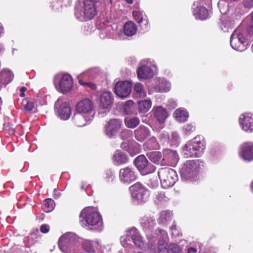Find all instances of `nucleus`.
<instances>
[{"instance_id": "nucleus-57", "label": "nucleus", "mask_w": 253, "mask_h": 253, "mask_svg": "<svg viewBox=\"0 0 253 253\" xmlns=\"http://www.w3.org/2000/svg\"><path fill=\"white\" fill-rule=\"evenodd\" d=\"M132 15L134 17L135 19L137 21L141 19V18H144L142 16L141 13L140 12L137 11H134L132 12Z\"/></svg>"}, {"instance_id": "nucleus-43", "label": "nucleus", "mask_w": 253, "mask_h": 253, "mask_svg": "<svg viewBox=\"0 0 253 253\" xmlns=\"http://www.w3.org/2000/svg\"><path fill=\"white\" fill-rule=\"evenodd\" d=\"M138 23L140 24V26L144 31L148 30L149 26L148 24V21L146 17L145 18H141L138 21Z\"/></svg>"}, {"instance_id": "nucleus-49", "label": "nucleus", "mask_w": 253, "mask_h": 253, "mask_svg": "<svg viewBox=\"0 0 253 253\" xmlns=\"http://www.w3.org/2000/svg\"><path fill=\"white\" fill-rule=\"evenodd\" d=\"M221 25H220V28L224 32H227L230 27V25L226 21L224 20L223 18L220 19Z\"/></svg>"}, {"instance_id": "nucleus-44", "label": "nucleus", "mask_w": 253, "mask_h": 253, "mask_svg": "<svg viewBox=\"0 0 253 253\" xmlns=\"http://www.w3.org/2000/svg\"><path fill=\"white\" fill-rule=\"evenodd\" d=\"M130 236L127 235V231L126 232V234L125 235L122 236L120 238V242L122 245L126 248L127 247V245L131 244V240L130 239Z\"/></svg>"}, {"instance_id": "nucleus-15", "label": "nucleus", "mask_w": 253, "mask_h": 253, "mask_svg": "<svg viewBox=\"0 0 253 253\" xmlns=\"http://www.w3.org/2000/svg\"><path fill=\"white\" fill-rule=\"evenodd\" d=\"M93 104L88 99H84L79 102L76 105V111L85 115L93 116Z\"/></svg>"}, {"instance_id": "nucleus-12", "label": "nucleus", "mask_w": 253, "mask_h": 253, "mask_svg": "<svg viewBox=\"0 0 253 253\" xmlns=\"http://www.w3.org/2000/svg\"><path fill=\"white\" fill-rule=\"evenodd\" d=\"M132 85V83L127 81L118 82L115 86V93L120 98H126L131 91Z\"/></svg>"}, {"instance_id": "nucleus-9", "label": "nucleus", "mask_w": 253, "mask_h": 253, "mask_svg": "<svg viewBox=\"0 0 253 253\" xmlns=\"http://www.w3.org/2000/svg\"><path fill=\"white\" fill-rule=\"evenodd\" d=\"M132 196L140 203H144L148 200L149 193L139 182H137L129 187Z\"/></svg>"}, {"instance_id": "nucleus-14", "label": "nucleus", "mask_w": 253, "mask_h": 253, "mask_svg": "<svg viewBox=\"0 0 253 253\" xmlns=\"http://www.w3.org/2000/svg\"><path fill=\"white\" fill-rule=\"evenodd\" d=\"M54 107L61 119L67 120L69 118L71 114V107L66 102H63L61 98H59L55 102Z\"/></svg>"}, {"instance_id": "nucleus-53", "label": "nucleus", "mask_w": 253, "mask_h": 253, "mask_svg": "<svg viewBox=\"0 0 253 253\" xmlns=\"http://www.w3.org/2000/svg\"><path fill=\"white\" fill-rule=\"evenodd\" d=\"M167 105L169 108L174 109L177 106V103L174 99H170L168 102Z\"/></svg>"}, {"instance_id": "nucleus-20", "label": "nucleus", "mask_w": 253, "mask_h": 253, "mask_svg": "<svg viewBox=\"0 0 253 253\" xmlns=\"http://www.w3.org/2000/svg\"><path fill=\"white\" fill-rule=\"evenodd\" d=\"M163 160L164 162L167 161L168 164L172 166H175L179 160V156L176 151L174 150L165 149L163 150Z\"/></svg>"}, {"instance_id": "nucleus-61", "label": "nucleus", "mask_w": 253, "mask_h": 253, "mask_svg": "<svg viewBox=\"0 0 253 253\" xmlns=\"http://www.w3.org/2000/svg\"><path fill=\"white\" fill-rule=\"evenodd\" d=\"M158 231H159V232L161 233V234L164 236V237H167V232L164 231V230H162V229H158Z\"/></svg>"}, {"instance_id": "nucleus-41", "label": "nucleus", "mask_w": 253, "mask_h": 253, "mask_svg": "<svg viewBox=\"0 0 253 253\" xmlns=\"http://www.w3.org/2000/svg\"><path fill=\"white\" fill-rule=\"evenodd\" d=\"M22 106L24 109L28 111H31L34 108V104L33 101L30 99H24L22 101Z\"/></svg>"}, {"instance_id": "nucleus-37", "label": "nucleus", "mask_w": 253, "mask_h": 253, "mask_svg": "<svg viewBox=\"0 0 253 253\" xmlns=\"http://www.w3.org/2000/svg\"><path fill=\"white\" fill-rule=\"evenodd\" d=\"M113 157L114 160L117 165H121L127 162L126 156L119 151L115 152Z\"/></svg>"}, {"instance_id": "nucleus-25", "label": "nucleus", "mask_w": 253, "mask_h": 253, "mask_svg": "<svg viewBox=\"0 0 253 253\" xmlns=\"http://www.w3.org/2000/svg\"><path fill=\"white\" fill-rule=\"evenodd\" d=\"M241 155L245 160L250 161L253 160V143L247 142L243 144Z\"/></svg>"}, {"instance_id": "nucleus-5", "label": "nucleus", "mask_w": 253, "mask_h": 253, "mask_svg": "<svg viewBox=\"0 0 253 253\" xmlns=\"http://www.w3.org/2000/svg\"><path fill=\"white\" fill-rule=\"evenodd\" d=\"M199 163V160L186 161L180 170L181 178L185 180L194 178L197 175Z\"/></svg>"}, {"instance_id": "nucleus-24", "label": "nucleus", "mask_w": 253, "mask_h": 253, "mask_svg": "<svg viewBox=\"0 0 253 253\" xmlns=\"http://www.w3.org/2000/svg\"><path fill=\"white\" fill-rule=\"evenodd\" d=\"M93 119V116L85 115L84 114L77 112L73 117L74 123L79 127L84 126Z\"/></svg>"}, {"instance_id": "nucleus-18", "label": "nucleus", "mask_w": 253, "mask_h": 253, "mask_svg": "<svg viewBox=\"0 0 253 253\" xmlns=\"http://www.w3.org/2000/svg\"><path fill=\"white\" fill-rule=\"evenodd\" d=\"M250 113L242 114L239 118V123L242 128L245 131L251 132L253 131V118Z\"/></svg>"}, {"instance_id": "nucleus-32", "label": "nucleus", "mask_w": 253, "mask_h": 253, "mask_svg": "<svg viewBox=\"0 0 253 253\" xmlns=\"http://www.w3.org/2000/svg\"><path fill=\"white\" fill-rule=\"evenodd\" d=\"M137 27L135 24L129 21L126 22L124 26V32L125 35L130 37L136 33Z\"/></svg>"}, {"instance_id": "nucleus-59", "label": "nucleus", "mask_w": 253, "mask_h": 253, "mask_svg": "<svg viewBox=\"0 0 253 253\" xmlns=\"http://www.w3.org/2000/svg\"><path fill=\"white\" fill-rule=\"evenodd\" d=\"M60 193L58 192L56 188L54 189L53 197L54 199H58L60 196Z\"/></svg>"}, {"instance_id": "nucleus-60", "label": "nucleus", "mask_w": 253, "mask_h": 253, "mask_svg": "<svg viewBox=\"0 0 253 253\" xmlns=\"http://www.w3.org/2000/svg\"><path fill=\"white\" fill-rule=\"evenodd\" d=\"M197 251L196 248L191 247L188 249L187 253H196Z\"/></svg>"}, {"instance_id": "nucleus-21", "label": "nucleus", "mask_w": 253, "mask_h": 253, "mask_svg": "<svg viewBox=\"0 0 253 253\" xmlns=\"http://www.w3.org/2000/svg\"><path fill=\"white\" fill-rule=\"evenodd\" d=\"M113 102L112 94L110 92L105 91L101 93L99 97V106L103 109H110Z\"/></svg>"}, {"instance_id": "nucleus-55", "label": "nucleus", "mask_w": 253, "mask_h": 253, "mask_svg": "<svg viewBox=\"0 0 253 253\" xmlns=\"http://www.w3.org/2000/svg\"><path fill=\"white\" fill-rule=\"evenodd\" d=\"M243 5L246 8H251L253 6V0H245Z\"/></svg>"}, {"instance_id": "nucleus-19", "label": "nucleus", "mask_w": 253, "mask_h": 253, "mask_svg": "<svg viewBox=\"0 0 253 253\" xmlns=\"http://www.w3.org/2000/svg\"><path fill=\"white\" fill-rule=\"evenodd\" d=\"M192 8L196 18L205 20L209 16V12L208 9L205 7L201 6L198 1L194 2Z\"/></svg>"}, {"instance_id": "nucleus-29", "label": "nucleus", "mask_w": 253, "mask_h": 253, "mask_svg": "<svg viewBox=\"0 0 253 253\" xmlns=\"http://www.w3.org/2000/svg\"><path fill=\"white\" fill-rule=\"evenodd\" d=\"M13 77L14 75L10 70L4 69L0 72V83L6 85L13 80Z\"/></svg>"}, {"instance_id": "nucleus-26", "label": "nucleus", "mask_w": 253, "mask_h": 253, "mask_svg": "<svg viewBox=\"0 0 253 253\" xmlns=\"http://www.w3.org/2000/svg\"><path fill=\"white\" fill-rule=\"evenodd\" d=\"M134 137L140 142H142L150 135L149 129L144 126H140L134 131Z\"/></svg>"}, {"instance_id": "nucleus-45", "label": "nucleus", "mask_w": 253, "mask_h": 253, "mask_svg": "<svg viewBox=\"0 0 253 253\" xmlns=\"http://www.w3.org/2000/svg\"><path fill=\"white\" fill-rule=\"evenodd\" d=\"M44 205L47 208L46 211H50L54 209V201L51 199H46L44 200Z\"/></svg>"}, {"instance_id": "nucleus-35", "label": "nucleus", "mask_w": 253, "mask_h": 253, "mask_svg": "<svg viewBox=\"0 0 253 253\" xmlns=\"http://www.w3.org/2000/svg\"><path fill=\"white\" fill-rule=\"evenodd\" d=\"M172 213L170 211H161L158 220L159 224H165L171 219Z\"/></svg>"}, {"instance_id": "nucleus-39", "label": "nucleus", "mask_w": 253, "mask_h": 253, "mask_svg": "<svg viewBox=\"0 0 253 253\" xmlns=\"http://www.w3.org/2000/svg\"><path fill=\"white\" fill-rule=\"evenodd\" d=\"M169 197L166 195L164 192H159L155 196V202L159 205L165 203L169 200Z\"/></svg>"}, {"instance_id": "nucleus-56", "label": "nucleus", "mask_w": 253, "mask_h": 253, "mask_svg": "<svg viewBox=\"0 0 253 253\" xmlns=\"http://www.w3.org/2000/svg\"><path fill=\"white\" fill-rule=\"evenodd\" d=\"M49 226L47 224H42L40 227L41 231L43 233H46L49 231Z\"/></svg>"}, {"instance_id": "nucleus-23", "label": "nucleus", "mask_w": 253, "mask_h": 253, "mask_svg": "<svg viewBox=\"0 0 253 253\" xmlns=\"http://www.w3.org/2000/svg\"><path fill=\"white\" fill-rule=\"evenodd\" d=\"M152 113L154 118L160 124H163L168 116L167 110L161 106L154 107Z\"/></svg>"}, {"instance_id": "nucleus-33", "label": "nucleus", "mask_w": 253, "mask_h": 253, "mask_svg": "<svg viewBox=\"0 0 253 253\" xmlns=\"http://www.w3.org/2000/svg\"><path fill=\"white\" fill-rule=\"evenodd\" d=\"M152 106V102L150 99H146L138 102L139 111L145 113L147 112Z\"/></svg>"}, {"instance_id": "nucleus-52", "label": "nucleus", "mask_w": 253, "mask_h": 253, "mask_svg": "<svg viewBox=\"0 0 253 253\" xmlns=\"http://www.w3.org/2000/svg\"><path fill=\"white\" fill-rule=\"evenodd\" d=\"M170 139L172 140L175 143H177L179 142L180 140V137L178 133L176 132H173L171 133L170 136Z\"/></svg>"}, {"instance_id": "nucleus-48", "label": "nucleus", "mask_w": 253, "mask_h": 253, "mask_svg": "<svg viewBox=\"0 0 253 253\" xmlns=\"http://www.w3.org/2000/svg\"><path fill=\"white\" fill-rule=\"evenodd\" d=\"M171 234L172 236L177 237L181 235V232L177 228L174 222L170 227Z\"/></svg>"}, {"instance_id": "nucleus-36", "label": "nucleus", "mask_w": 253, "mask_h": 253, "mask_svg": "<svg viewBox=\"0 0 253 253\" xmlns=\"http://www.w3.org/2000/svg\"><path fill=\"white\" fill-rule=\"evenodd\" d=\"M149 158L153 163L156 164H164L162 154L160 152H153L149 155Z\"/></svg>"}, {"instance_id": "nucleus-64", "label": "nucleus", "mask_w": 253, "mask_h": 253, "mask_svg": "<svg viewBox=\"0 0 253 253\" xmlns=\"http://www.w3.org/2000/svg\"><path fill=\"white\" fill-rule=\"evenodd\" d=\"M126 1L129 4H131L133 2V0H126Z\"/></svg>"}, {"instance_id": "nucleus-31", "label": "nucleus", "mask_w": 253, "mask_h": 253, "mask_svg": "<svg viewBox=\"0 0 253 253\" xmlns=\"http://www.w3.org/2000/svg\"><path fill=\"white\" fill-rule=\"evenodd\" d=\"M158 84L155 87L154 90L156 92H167L169 90L170 84L163 78L158 79Z\"/></svg>"}, {"instance_id": "nucleus-63", "label": "nucleus", "mask_w": 253, "mask_h": 253, "mask_svg": "<svg viewBox=\"0 0 253 253\" xmlns=\"http://www.w3.org/2000/svg\"><path fill=\"white\" fill-rule=\"evenodd\" d=\"M26 90V88L25 87H22L21 89H20V91L21 92H24V91H25Z\"/></svg>"}, {"instance_id": "nucleus-22", "label": "nucleus", "mask_w": 253, "mask_h": 253, "mask_svg": "<svg viewBox=\"0 0 253 253\" xmlns=\"http://www.w3.org/2000/svg\"><path fill=\"white\" fill-rule=\"evenodd\" d=\"M127 235L130 236V239L133 243L139 248L144 246L143 237L138 230L135 227H132L127 231Z\"/></svg>"}, {"instance_id": "nucleus-47", "label": "nucleus", "mask_w": 253, "mask_h": 253, "mask_svg": "<svg viewBox=\"0 0 253 253\" xmlns=\"http://www.w3.org/2000/svg\"><path fill=\"white\" fill-rule=\"evenodd\" d=\"M148 145H150V148L153 149H157L159 146L156 139L152 137L147 142Z\"/></svg>"}, {"instance_id": "nucleus-42", "label": "nucleus", "mask_w": 253, "mask_h": 253, "mask_svg": "<svg viewBox=\"0 0 253 253\" xmlns=\"http://www.w3.org/2000/svg\"><path fill=\"white\" fill-rule=\"evenodd\" d=\"M133 102L130 100L125 102L124 110L126 114H130L133 112Z\"/></svg>"}, {"instance_id": "nucleus-7", "label": "nucleus", "mask_w": 253, "mask_h": 253, "mask_svg": "<svg viewBox=\"0 0 253 253\" xmlns=\"http://www.w3.org/2000/svg\"><path fill=\"white\" fill-rule=\"evenodd\" d=\"M80 218L84 219L86 224L90 226H94L102 222V218L97 210L91 207L84 208L80 213Z\"/></svg>"}, {"instance_id": "nucleus-11", "label": "nucleus", "mask_w": 253, "mask_h": 253, "mask_svg": "<svg viewBox=\"0 0 253 253\" xmlns=\"http://www.w3.org/2000/svg\"><path fill=\"white\" fill-rule=\"evenodd\" d=\"M134 164L139 170H142V174H147L155 170V167L149 163L146 158L143 155L136 157L134 160Z\"/></svg>"}, {"instance_id": "nucleus-6", "label": "nucleus", "mask_w": 253, "mask_h": 253, "mask_svg": "<svg viewBox=\"0 0 253 253\" xmlns=\"http://www.w3.org/2000/svg\"><path fill=\"white\" fill-rule=\"evenodd\" d=\"M75 13L78 19H82L83 18L85 20L91 19L97 14L95 4L89 0H84V9L82 10L81 6L76 5Z\"/></svg>"}, {"instance_id": "nucleus-27", "label": "nucleus", "mask_w": 253, "mask_h": 253, "mask_svg": "<svg viewBox=\"0 0 253 253\" xmlns=\"http://www.w3.org/2000/svg\"><path fill=\"white\" fill-rule=\"evenodd\" d=\"M140 224L144 230H150L156 224L155 219L151 216L144 215L140 218Z\"/></svg>"}, {"instance_id": "nucleus-10", "label": "nucleus", "mask_w": 253, "mask_h": 253, "mask_svg": "<svg viewBox=\"0 0 253 253\" xmlns=\"http://www.w3.org/2000/svg\"><path fill=\"white\" fill-rule=\"evenodd\" d=\"M122 121L117 119H110L106 122L104 127V133L109 138H115L120 130Z\"/></svg>"}, {"instance_id": "nucleus-54", "label": "nucleus", "mask_w": 253, "mask_h": 253, "mask_svg": "<svg viewBox=\"0 0 253 253\" xmlns=\"http://www.w3.org/2000/svg\"><path fill=\"white\" fill-rule=\"evenodd\" d=\"M248 32L249 34H253V11L251 14V21L249 25Z\"/></svg>"}, {"instance_id": "nucleus-30", "label": "nucleus", "mask_w": 253, "mask_h": 253, "mask_svg": "<svg viewBox=\"0 0 253 253\" xmlns=\"http://www.w3.org/2000/svg\"><path fill=\"white\" fill-rule=\"evenodd\" d=\"M173 115L179 122H184L187 120L189 114L187 111L183 108H178L175 110Z\"/></svg>"}, {"instance_id": "nucleus-40", "label": "nucleus", "mask_w": 253, "mask_h": 253, "mask_svg": "<svg viewBox=\"0 0 253 253\" xmlns=\"http://www.w3.org/2000/svg\"><path fill=\"white\" fill-rule=\"evenodd\" d=\"M140 123L139 119L137 117H133L125 119V124L129 128H133L136 127Z\"/></svg>"}, {"instance_id": "nucleus-16", "label": "nucleus", "mask_w": 253, "mask_h": 253, "mask_svg": "<svg viewBox=\"0 0 253 253\" xmlns=\"http://www.w3.org/2000/svg\"><path fill=\"white\" fill-rule=\"evenodd\" d=\"M98 71V69L94 68L87 70L83 73L79 75L77 77L79 84L82 85L86 86L91 89H95L96 88V85L94 84L91 82H84L83 79L85 78L86 77L90 78H94L96 76L95 74Z\"/></svg>"}, {"instance_id": "nucleus-4", "label": "nucleus", "mask_w": 253, "mask_h": 253, "mask_svg": "<svg viewBox=\"0 0 253 253\" xmlns=\"http://www.w3.org/2000/svg\"><path fill=\"white\" fill-rule=\"evenodd\" d=\"M53 82L56 89L63 93L70 91L73 87V80L68 74L56 75Z\"/></svg>"}, {"instance_id": "nucleus-50", "label": "nucleus", "mask_w": 253, "mask_h": 253, "mask_svg": "<svg viewBox=\"0 0 253 253\" xmlns=\"http://www.w3.org/2000/svg\"><path fill=\"white\" fill-rule=\"evenodd\" d=\"M194 126L190 124L185 125L183 127V130L185 134H189L195 130Z\"/></svg>"}, {"instance_id": "nucleus-17", "label": "nucleus", "mask_w": 253, "mask_h": 253, "mask_svg": "<svg viewBox=\"0 0 253 253\" xmlns=\"http://www.w3.org/2000/svg\"><path fill=\"white\" fill-rule=\"evenodd\" d=\"M147 62L146 64L142 65L138 68L137 70V74L138 78L140 79H147L152 78L154 76V71L150 67L151 63L147 59L143 60L141 62V64L143 62Z\"/></svg>"}, {"instance_id": "nucleus-34", "label": "nucleus", "mask_w": 253, "mask_h": 253, "mask_svg": "<svg viewBox=\"0 0 253 253\" xmlns=\"http://www.w3.org/2000/svg\"><path fill=\"white\" fill-rule=\"evenodd\" d=\"M134 95L139 98H144L146 96V92L144 89L143 85L137 83L134 85Z\"/></svg>"}, {"instance_id": "nucleus-28", "label": "nucleus", "mask_w": 253, "mask_h": 253, "mask_svg": "<svg viewBox=\"0 0 253 253\" xmlns=\"http://www.w3.org/2000/svg\"><path fill=\"white\" fill-rule=\"evenodd\" d=\"M82 242L83 248L87 253H95L96 250H99L98 248L99 244L98 241H91L90 240H80Z\"/></svg>"}, {"instance_id": "nucleus-58", "label": "nucleus", "mask_w": 253, "mask_h": 253, "mask_svg": "<svg viewBox=\"0 0 253 253\" xmlns=\"http://www.w3.org/2000/svg\"><path fill=\"white\" fill-rule=\"evenodd\" d=\"M121 147L122 149L128 151L130 153L129 150V147L128 146V143L126 142H123V143H122Z\"/></svg>"}, {"instance_id": "nucleus-2", "label": "nucleus", "mask_w": 253, "mask_h": 253, "mask_svg": "<svg viewBox=\"0 0 253 253\" xmlns=\"http://www.w3.org/2000/svg\"><path fill=\"white\" fill-rule=\"evenodd\" d=\"M80 238L73 233L63 235L58 240V246L64 253H78Z\"/></svg>"}, {"instance_id": "nucleus-46", "label": "nucleus", "mask_w": 253, "mask_h": 253, "mask_svg": "<svg viewBox=\"0 0 253 253\" xmlns=\"http://www.w3.org/2000/svg\"><path fill=\"white\" fill-rule=\"evenodd\" d=\"M169 253H180L181 252V248L174 243L170 244L169 245Z\"/></svg>"}, {"instance_id": "nucleus-1", "label": "nucleus", "mask_w": 253, "mask_h": 253, "mask_svg": "<svg viewBox=\"0 0 253 253\" xmlns=\"http://www.w3.org/2000/svg\"><path fill=\"white\" fill-rule=\"evenodd\" d=\"M205 148V141L200 136L188 141L183 147L182 154L185 158L199 157Z\"/></svg>"}, {"instance_id": "nucleus-13", "label": "nucleus", "mask_w": 253, "mask_h": 253, "mask_svg": "<svg viewBox=\"0 0 253 253\" xmlns=\"http://www.w3.org/2000/svg\"><path fill=\"white\" fill-rule=\"evenodd\" d=\"M136 179V175L134 169L130 167H126L120 169L119 171V179L121 182L129 184Z\"/></svg>"}, {"instance_id": "nucleus-38", "label": "nucleus", "mask_w": 253, "mask_h": 253, "mask_svg": "<svg viewBox=\"0 0 253 253\" xmlns=\"http://www.w3.org/2000/svg\"><path fill=\"white\" fill-rule=\"evenodd\" d=\"M158 249L159 253H169V245L164 239L159 240Z\"/></svg>"}, {"instance_id": "nucleus-51", "label": "nucleus", "mask_w": 253, "mask_h": 253, "mask_svg": "<svg viewBox=\"0 0 253 253\" xmlns=\"http://www.w3.org/2000/svg\"><path fill=\"white\" fill-rule=\"evenodd\" d=\"M148 185L152 188H156L158 186V182L156 179H150L147 183Z\"/></svg>"}, {"instance_id": "nucleus-8", "label": "nucleus", "mask_w": 253, "mask_h": 253, "mask_svg": "<svg viewBox=\"0 0 253 253\" xmlns=\"http://www.w3.org/2000/svg\"><path fill=\"white\" fill-rule=\"evenodd\" d=\"M231 47L239 51H243L247 48L248 42L240 28L234 31L230 38Z\"/></svg>"}, {"instance_id": "nucleus-3", "label": "nucleus", "mask_w": 253, "mask_h": 253, "mask_svg": "<svg viewBox=\"0 0 253 253\" xmlns=\"http://www.w3.org/2000/svg\"><path fill=\"white\" fill-rule=\"evenodd\" d=\"M158 174L162 186L165 189L173 186L178 180L176 171L169 168H161L158 172Z\"/></svg>"}, {"instance_id": "nucleus-62", "label": "nucleus", "mask_w": 253, "mask_h": 253, "mask_svg": "<svg viewBox=\"0 0 253 253\" xmlns=\"http://www.w3.org/2000/svg\"><path fill=\"white\" fill-rule=\"evenodd\" d=\"M3 33V28L2 25L0 24V34Z\"/></svg>"}]
</instances>
